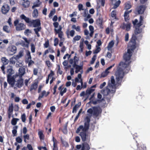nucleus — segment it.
<instances>
[{
  "label": "nucleus",
  "instance_id": "1",
  "mask_svg": "<svg viewBox=\"0 0 150 150\" xmlns=\"http://www.w3.org/2000/svg\"><path fill=\"white\" fill-rule=\"evenodd\" d=\"M136 38L135 35H133L132 38L128 45L129 47L127 52L125 54L123 57L125 61V63L120 62L118 69L115 73L116 81L113 76L111 77V80L109 81L106 88L101 91L102 93L104 96L112 97L115 91V89L120 84L122 80L124 73H127L130 69L129 64L130 59L133 51L136 47L135 40Z\"/></svg>",
  "mask_w": 150,
  "mask_h": 150
},
{
  "label": "nucleus",
  "instance_id": "2",
  "mask_svg": "<svg viewBox=\"0 0 150 150\" xmlns=\"http://www.w3.org/2000/svg\"><path fill=\"white\" fill-rule=\"evenodd\" d=\"M90 119L88 117H87L85 119V123L84 126L80 125L77 129L76 131L77 133H78L80 131V135L81 136L82 139L83 141H85L87 137L86 132L88 129L89 126V122Z\"/></svg>",
  "mask_w": 150,
  "mask_h": 150
},
{
  "label": "nucleus",
  "instance_id": "3",
  "mask_svg": "<svg viewBox=\"0 0 150 150\" xmlns=\"http://www.w3.org/2000/svg\"><path fill=\"white\" fill-rule=\"evenodd\" d=\"M102 110L99 107H94L88 109L87 112L91 114L94 117H96L101 113Z\"/></svg>",
  "mask_w": 150,
  "mask_h": 150
},
{
  "label": "nucleus",
  "instance_id": "4",
  "mask_svg": "<svg viewBox=\"0 0 150 150\" xmlns=\"http://www.w3.org/2000/svg\"><path fill=\"white\" fill-rule=\"evenodd\" d=\"M16 78L14 83L15 88H20L23 85V79L18 76H17Z\"/></svg>",
  "mask_w": 150,
  "mask_h": 150
},
{
  "label": "nucleus",
  "instance_id": "5",
  "mask_svg": "<svg viewBox=\"0 0 150 150\" xmlns=\"http://www.w3.org/2000/svg\"><path fill=\"white\" fill-rule=\"evenodd\" d=\"M17 75L16 74L13 76L11 77L10 75H7V81L8 83L11 85L12 87L14 86V83Z\"/></svg>",
  "mask_w": 150,
  "mask_h": 150
},
{
  "label": "nucleus",
  "instance_id": "6",
  "mask_svg": "<svg viewBox=\"0 0 150 150\" xmlns=\"http://www.w3.org/2000/svg\"><path fill=\"white\" fill-rule=\"evenodd\" d=\"M7 50L8 52L11 54H13L16 52L17 48L15 46L10 45L8 48Z\"/></svg>",
  "mask_w": 150,
  "mask_h": 150
},
{
  "label": "nucleus",
  "instance_id": "7",
  "mask_svg": "<svg viewBox=\"0 0 150 150\" xmlns=\"http://www.w3.org/2000/svg\"><path fill=\"white\" fill-rule=\"evenodd\" d=\"M143 18L141 16L140 18L139 22L138 23H137L138 22V20L137 19H135L134 21H132L133 25L135 26H140L143 23Z\"/></svg>",
  "mask_w": 150,
  "mask_h": 150
},
{
  "label": "nucleus",
  "instance_id": "8",
  "mask_svg": "<svg viewBox=\"0 0 150 150\" xmlns=\"http://www.w3.org/2000/svg\"><path fill=\"white\" fill-rule=\"evenodd\" d=\"M131 24L130 23H123L120 26V28L123 29H125L127 31L130 30L131 27Z\"/></svg>",
  "mask_w": 150,
  "mask_h": 150
},
{
  "label": "nucleus",
  "instance_id": "9",
  "mask_svg": "<svg viewBox=\"0 0 150 150\" xmlns=\"http://www.w3.org/2000/svg\"><path fill=\"white\" fill-rule=\"evenodd\" d=\"M30 23L32 24L34 27L40 26V21L39 19L32 20Z\"/></svg>",
  "mask_w": 150,
  "mask_h": 150
},
{
  "label": "nucleus",
  "instance_id": "10",
  "mask_svg": "<svg viewBox=\"0 0 150 150\" xmlns=\"http://www.w3.org/2000/svg\"><path fill=\"white\" fill-rule=\"evenodd\" d=\"M145 9L144 6L141 5L138 7L136 9V11L139 14H142L144 12Z\"/></svg>",
  "mask_w": 150,
  "mask_h": 150
},
{
  "label": "nucleus",
  "instance_id": "11",
  "mask_svg": "<svg viewBox=\"0 0 150 150\" xmlns=\"http://www.w3.org/2000/svg\"><path fill=\"white\" fill-rule=\"evenodd\" d=\"M9 10V7L8 4H5L1 8V11L3 14H6L8 12Z\"/></svg>",
  "mask_w": 150,
  "mask_h": 150
},
{
  "label": "nucleus",
  "instance_id": "12",
  "mask_svg": "<svg viewBox=\"0 0 150 150\" xmlns=\"http://www.w3.org/2000/svg\"><path fill=\"white\" fill-rule=\"evenodd\" d=\"M132 10H130L129 11L128 10H126L124 13V17L125 20V21H127L129 19V13L132 12Z\"/></svg>",
  "mask_w": 150,
  "mask_h": 150
},
{
  "label": "nucleus",
  "instance_id": "13",
  "mask_svg": "<svg viewBox=\"0 0 150 150\" xmlns=\"http://www.w3.org/2000/svg\"><path fill=\"white\" fill-rule=\"evenodd\" d=\"M19 74H16V75L22 78V76L23 75L25 72V69L23 67H21L19 69Z\"/></svg>",
  "mask_w": 150,
  "mask_h": 150
},
{
  "label": "nucleus",
  "instance_id": "14",
  "mask_svg": "<svg viewBox=\"0 0 150 150\" xmlns=\"http://www.w3.org/2000/svg\"><path fill=\"white\" fill-rule=\"evenodd\" d=\"M25 25L23 23H18V24L17 25L16 27V28L17 30L20 31L25 29Z\"/></svg>",
  "mask_w": 150,
  "mask_h": 150
},
{
  "label": "nucleus",
  "instance_id": "15",
  "mask_svg": "<svg viewBox=\"0 0 150 150\" xmlns=\"http://www.w3.org/2000/svg\"><path fill=\"white\" fill-rule=\"evenodd\" d=\"M90 148L89 145L87 143L84 142L82 144L81 150H89Z\"/></svg>",
  "mask_w": 150,
  "mask_h": 150
},
{
  "label": "nucleus",
  "instance_id": "16",
  "mask_svg": "<svg viewBox=\"0 0 150 150\" xmlns=\"http://www.w3.org/2000/svg\"><path fill=\"white\" fill-rule=\"evenodd\" d=\"M7 72L8 74V75H10V76L13 74L14 73V71L13 69L12 66H8L7 67Z\"/></svg>",
  "mask_w": 150,
  "mask_h": 150
},
{
  "label": "nucleus",
  "instance_id": "17",
  "mask_svg": "<svg viewBox=\"0 0 150 150\" xmlns=\"http://www.w3.org/2000/svg\"><path fill=\"white\" fill-rule=\"evenodd\" d=\"M38 83L35 82L33 83L30 88V91H31L33 90H36L38 87Z\"/></svg>",
  "mask_w": 150,
  "mask_h": 150
},
{
  "label": "nucleus",
  "instance_id": "18",
  "mask_svg": "<svg viewBox=\"0 0 150 150\" xmlns=\"http://www.w3.org/2000/svg\"><path fill=\"white\" fill-rule=\"evenodd\" d=\"M18 60V59L15 55L10 59L9 60L10 64H15Z\"/></svg>",
  "mask_w": 150,
  "mask_h": 150
},
{
  "label": "nucleus",
  "instance_id": "19",
  "mask_svg": "<svg viewBox=\"0 0 150 150\" xmlns=\"http://www.w3.org/2000/svg\"><path fill=\"white\" fill-rule=\"evenodd\" d=\"M30 2L28 0H23L22 3V5L25 8H27L29 6Z\"/></svg>",
  "mask_w": 150,
  "mask_h": 150
},
{
  "label": "nucleus",
  "instance_id": "20",
  "mask_svg": "<svg viewBox=\"0 0 150 150\" xmlns=\"http://www.w3.org/2000/svg\"><path fill=\"white\" fill-rule=\"evenodd\" d=\"M52 141L53 142V150H58V148L57 147V141L56 139H55L54 137H53Z\"/></svg>",
  "mask_w": 150,
  "mask_h": 150
},
{
  "label": "nucleus",
  "instance_id": "21",
  "mask_svg": "<svg viewBox=\"0 0 150 150\" xmlns=\"http://www.w3.org/2000/svg\"><path fill=\"white\" fill-rule=\"evenodd\" d=\"M20 18L24 20L25 22L27 23H30L31 21L28 18L26 17L23 14L21 15L20 16Z\"/></svg>",
  "mask_w": 150,
  "mask_h": 150
},
{
  "label": "nucleus",
  "instance_id": "22",
  "mask_svg": "<svg viewBox=\"0 0 150 150\" xmlns=\"http://www.w3.org/2000/svg\"><path fill=\"white\" fill-rule=\"evenodd\" d=\"M3 29L4 32L7 33H10L11 32V27L7 25H4L3 27Z\"/></svg>",
  "mask_w": 150,
  "mask_h": 150
},
{
  "label": "nucleus",
  "instance_id": "23",
  "mask_svg": "<svg viewBox=\"0 0 150 150\" xmlns=\"http://www.w3.org/2000/svg\"><path fill=\"white\" fill-rule=\"evenodd\" d=\"M1 60L4 65H7L9 62V60L5 57H2Z\"/></svg>",
  "mask_w": 150,
  "mask_h": 150
},
{
  "label": "nucleus",
  "instance_id": "24",
  "mask_svg": "<svg viewBox=\"0 0 150 150\" xmlns=\"http://www.w3.org/2000/svg\"><path fill=\"white\" fill-rule=\"evenodd\" d=\"M81 105V103L79 102L73 108L72 112H76L77 110L78 109L79 107Z\"/></svg>",
  "mask_w": 150,
  "mask_h": 150
},
{
  "label": "nucleus",
  "instance_id": "25",
  "mask_svg": "<svg viewBox=\"0 0 150 150\" xmlns=\"http://www.w3.org/2000/svg\"><path fill=\"white\" fill-rule=\"evenodd\" d=\"M71 28L72 29L75 30L77 32H81V27L79 26H76L75 25H74L72 26Z\"/></svg>",
  "mask_w": 150,
  "mask_h": 150
},
{
  "label": "nucleus",
  "instance_id": "26",
  "mask_svg": "<svg viewBox=\"0 0 150 150\" xmlns=\"http://www.w3.org/2000/svg\"><path fill=\"white\" fill-rule=\"evenodd\" d=\"M79 47L80 48L79 51L81 52H82L83 48V39H81V41L80 42Z\"/></svg>",
  "mask_w": 150,
  "mask_h": 150
},
{
  "label": "nucleus",
  "instance_id": "27",
  "mask_svg": "<svg viewBox=\"0 0 150 150\" xmlns=\"http://www.w3.org/2000/svg\"><path fill=\"white\" fill-rule=\"evenodd\" d=\"M139 27L136 26L135 29L134 31V33L135 35L140 33L142 31V29L139 28Z\"/></svg>",
  "mask_w": 150,
  "mask_h": 150
},
{
  "label": "nucleus",
  "instance_id": "28",
  "mask_svg": "<svg viewBox=\"0 0 150 150\" xmlns=\"http://www.w3.org/2000/svg\"><path fill=\"white\" fill-rule=\"evenodd\" d=\"M125 9H126V10L130 9L132 7V6L130 2H127L125 3Z\"/></svg>",
  "mask_w": 150,
  "mask_h": 150
},
{
  "label": "nucleus",
  "instance_id": "29",
  "mask_svg": "<svg viewBox=\"0 0 150 150\" xmlns=\"http://www.w3.org/2000/svg\"><path fill=\"white\" fill-rule=\"evenodd\" d=\"M32 16L34 18H36L38 16V11L36 9H34L33 11Z\"/></svg>",
  "mask_w": 150,
  "mask_h": 150
},
{
  "label": "nucleus",
  "instance_id": "30",
  "mask_svg": "<svg viewBox=\"0 0 150 150\" xmlns=\"http://www.w3.org/2000/svg\"><path fill=\"white\" fill-rule=\"evenodd\" d=\"M37 27H38L37 28L34 29V30L36 34L37 35V36L38 37H39L40 36V35L38 32L40 31L41 28V27L40 26H38Z\"/></svg>",
  "mask_w": 150,
  "mask_h": 150
},
{
  "label": "nucleus",
  "instance_id": "31",
  "mask_svg": "<svg viewBox=\"0 0 150 150\" xmlns=\"http://www.w3.org/2000/svg\"><path fill=\"white\" fill-rule=\"evenodd\" d=\"M114 44V42L113 41H111L109 43L107 47L108 50L109 51L111 50V49L113 47Z\"/></svg>",
  "mask_w": 150,
  "mask_h": 150
},
{
  "label": "nucleus",
  "instance_id": "32",
  "mask_svg": "<svg viewBox=\"0 0 150 150\" xmlns=\"http://www.w3.org/2000/svg\"><path fill=\"white\" fill-rule=\"evenodd\" d=\"M13 105L12 104L9 106L8 108V114L9 115H11L13 111Z\"/></svg>",
  "mask_w": 150,
  "mask_h": 150
},
{
  "label": "nucleus",
  "instance_id": "33",
  "mask_svg": "<svg viewBox=\"0 0 150 150\" xmlns=\"http://www.w3.org/2000/svg\"><path fill=\"white\" fill-rule=\"evenodd\" d=\"M19 120V119L16 118H13L11 120V123L13 125H15L18 121Z\"/></svg>",
  "mask_w": 150,
  "mask_h": 150
},
{
  "label": "nucleus",
  "instance_id": "34",
  "mask_svg": "<svg viewBox=\"0 0 150 150\" xmlns=\"http://www.w3.org/2000/svg\"><path fill=\"white\" fill-rule=\"evenodd\" d=\"M78 61V59L77 57L76 56H74V64L73 65V67H75L77 65L76 64L77 63Z\"/></svg>",
  "mask_w": 150,
  "mask_h": 150
},
{
  "label": "nucleus",
  "instance_id": "35",
  "mask_svg": "<svg viewBox=\"0 0 150 150\" xmlns=\"http://www.w3.org/2000/svg\"><path fill=\"white\" fill-rule=\"evenodd\" d=\"M81 38V36L80 35H76L73 38V42H75L76 41L79 40Z\"/></svg>",
  "mask_w": 150,
  "mask_h": 150
},
{
  "label": "nucleus",
  "instance_id": "36",
  "mask_svg": "<svg viewBox=\"0 0 150 150\" xmlns=\"http://www.w3.org/2000/svg\"><path fill=\"white\" fill-rule=\"evenodd\" d=\"M94 91V89L92 88H91L86 90V93L87 94L89 95L92 93Z\"/></svg>",
  "mask_w": 150,
  "mask_h": 150
},
{
  "label": "nucleus",
  "instance_id": "37",
  "mask_svg": "<svg viewBox=\"0 0 150 150\" xmlns=\"http://www.w3.org/2000/svg\"><path fill=\"white\" fill-rule=\"evenodd\" d=\"M54 75V73L52 71H51L50 73L49 74L48 76V78L46 80V83H48L49 82V79L51 78V77Z\"/></svg>",
  "mask_w": 150,
  "mask_h": 150
},
{
  "label": "nucleus",
  "instance_id": "38",
  "mask_svg": "<svg viewBox=\"0 0 150 150\" xmlns=\"http://www.w3.org/2000/svg\"><path fill=\"white\" fill-rule=\"evenodd\" d=\"M17 128L18 126H15L13 127V129L12 131V132L14 136H15L17 133Z\"/></svg>",
  "mask_w": 150,
  "mask_h": 150
},
{
  "label": "nucleus",
  "instance_id": "39",
  "mask_svg": "<svg viewBox=\"0 0 150 150\" xmlns=\"http://www.w3.org/2000/svg\"><path fill=\"white\" fill-rule=\"evenodd\" d=\"M46 91L45 90L42 91L41 93V94L39 95L38 98L39 99L42 98L43 96H46Z\"/></svg>",
  "mask_w": 150,
  "mask_h": 150
},
{
  "label": "nucleus",
  "instance_id": "40",
  "mask_svg": "<svg viewBox=\"0 0 150 150\" xmlns=\"http://www.w3.org/2000/svg\"><path fill=\"white\" fill-rule=\"evenodd\" d=\"M109 73V71L105 70V71L102 73L101 75V77H105Z\"/></svg>",
  "mask_w": 150,
  "mask_h": 150
},
{
  "label": "nucleus",
  "instance_id": "41",
  "mask_svg": "<svg viewBox=\"0 0 150 150\" xmlns=\"http://www.w3.org/2000/svg\"><path fill=\"white\" fill-rule=\"evenodd\" d=\"M121 1L120 0H118L117 1L116 3L114 4L113 8L114 9H115L117 8L120 5Z\"/></svg>",
  "mask_w": 150,
  "mask_h": 150
},
{
  "label": "nucleus",
  "instance_id": "42",
  "mask_svg": "<svg viewBox=\"0 0 150 150\" xmlns=\"http://www.w3.org/2000/svg\"><path fill=\"white\" fill-rule=\"evenodd\" d=\"M23 55V52L20 51L19 52V53L17 55L15 56L17 58L19 59Z\"/></svg>",
  "mask_w": 150,
  "mask_h": 150
},
{
  "label": "nucleus",
  "instance_id": "43",
  "mask_svg": "<svg viewBox=\"0 0 150 150\" xmlns=\"http://www.w3.org/2000/svg\"><path fill=\"white\" fill-rule=\"evenodd\" d=\"M75 68L76 69L75 72L76 73H77L81 69V67L78 65H76Z\"/></svg>",
  "mask_w": 150,
  "mask_h": 150
},
{
  "label": "nucleus",
  "instance_id": "44",
  "mask_svg": "<svg viewBox=\"0 0 150 150\" xmlns=\"http://www.w3.org/2000/svg\"><path fill=\"white\" fill-rule=\"evenodd\" d=\"M31 50L32 53H34L35 51V46L34 44L31 43Z\"/></svg>",
  "mask_w": 150,
  "mask_h": 150
},
{
  "label": "nucleus",
  "instance_id": "45",
  "mask_svg": "<svg viewBox=\"0 0 150 150\" xmlns=\"http://www.w3.org/2000/svg\"><path fill=\"white\" fill-rule=\"evenodd\" d=\"M16 141L18 143H21L22 142V138L20 137H18L16 138Z\"/></svg>",
  "mask_w": 150,
  "mask_h": 150
},
{
  "label": "nucleus",
  "instance_id": "46",
  "mask_svg": "<svg viewBox=\"0 0 150 150\" xmlns=\"http://www.w3.org/2000/svg\"><path fill=\"white\" fill-rule=\"evenodd\" d=\"M62 27L61 25H60L59 27V28L58 29H55V30L57 33H58L62 32L61 31Z\"/></svg>",
  "mask_w": 150,
  "mask_h": 150
},
{
  "label": "nucleus",
  "instance_id": "47",
  "mask_svg": "<svg viewBox=\"0 0 150 150\" xmlns=\"http://www.w3.org/2000/svg\"><path fill=\"white\" fill-rule=\"evenodd\" d=\"M21 118L22 122H25L26 120V115L25 114H23L21 115Z\"/></svg>",
  "mask_w": 150,
  "mask_h": 150
},
{
  "label": "nucleus",
  "instance_id": "48",
  "mask_svg": "<svg viewBox=\"0 0 150 150\" xmlns=\"http://www.w3.org/2000/svg\"><path fill=\"white\" fill-rule=\"evenodd\" d=\"M38 1V2H39V0ZM40 3L39 2H38V3H36V4L35 3L34 4V5L32 6V8L33 9H34V8L35 7H39V6H40Z\"/></svg>",
  "mask_w": 150,
  "mask_h": 150
},
{
  "label": "nucleus",
  "instance_id": "49",
  "mask_svg": "<svg viewBox=\"0 0 150 150\" xmlns=\"http://www.w3.org/2000/svg\"><path fill=\"white\" fill-rule=\"evenodd\" d=\"M67 91V88H65L61 90L60 92V94L61 96H62L64 93H66Z\"/></svg>",
  "mask_w": 150,
  "mask_h": 150
},
{
  "label": "nucleus",
  "instance_id": "50",
  "mask_svg": "<svg viewBox=\"0 0 150 150\" xmlns=\"http://www.w3.org/2000/svg\"><path fill=\"white\" fill-rule=\"evenodd\" d=\"M78 77L79 79H80V82L81 83V86H82L83 85V82L82 81V79L81 78V74H78Z\"/></svg>",
  "mask_w": 150,
  "mask_h": 150
},
{
  "label": "nucleus",
  "instance_id": "51",
  "mask_svg": "<svg viewBox=\"0 0 150 150\" xmlns=\"http://www.w3.org/2000/svg\"><path fill=\"white\" fill-rule=\"evenodd\" d=\"M58 37L61 39L62 40H64V38L63 37V33L62 32H60L58 33Z\"/></svg>",
  "mask_w": 150,
  "mask_h": 150
},
{
  "label": "nucleus",
  "instance_id": "52",
  "mask_svg": "<svg viewBox=\"0 0 150 150\" xmlns=\"http://www.w3.org/2000/svg\"><path fill=\"white\" fill-rule=\"evenodd\" d=\"M38 135H39L40 138V139H42L43 138L44 135L42 132H39Z\"/></svg>",
  "mask_w": 150,
  "mask_h": 150
},
{
  "label": "nucleus",
  "instance_id": "53",
  "mask_svg": "<svg viewBox=\"0 0 150 150\" xmlns=\"http://www.w3.org/2000/svg\"><path fill=\"white\" fill-rule=\"evenodd\" d=\"M97 23L99 25H101L102 23V21L100 18H99L97 20Z\"/></svg>",
  "mask_w": 150,
  "mask_h": 150
},
{
  "label": "nucleus",
  "instance_id": "54",
  "mask_svg": "<svg viewBox=\"0 0 150 150\" xmlns=\"http://www.w3.org/2000/svg\"><path fill=\"white\" fill-rule=\"evenodd\" d=\"M116 11H112L111 13V16L112 18H114L116 19Z\"/></svg>",
  "mask_w": 150,
  "mask_h": 150
},
{
  "label": "nucleus",
  "instance_id": "55",
  "mask_svg": "<svg viewBox=\"0 0 150 150\" xmlns=\"http://www.w3.org/2000/svg\"><path fill=\"white\" fill-rule=\"evenodd\" d=\"M23 64L22 63H20L18 62H17L16 64V67H21L23 66Z\"/></svg>",
  "mask_w": 150,
  "mask_h": 150
},
{
  "label": "nucleus",
  "instance_id": "56",
  "mask_svg": "<svg viewBox=\"0 0 150 150\" xmlns=\"http://www.w3.org/2000/svg\"><path fill=\"white\" fill-rule=\"evenodd\" d=\"M28 63V66H30L32 65L34 63V62L33 61L31 60H29L28 61H27Z\"/></svg>",
  "mask_w": 150,
  "mask_h": 150
},
{
  "label": "nucleus",
  "instance_id": "57",
  "mask_svg": "<svg viewBox=\"0 0 150 150\" xmlns=\"http://www.w3.org/2000/svg\"><path fill=\"white\" fill-rule=\"evenodd\" d=\"M59 42V40L58 38H55L54 40V45L55 46H56L58 44Z\"/></svg>",
  "mask_w": 150,
  "mask_h": 150
},
{
  "label": "nucleus",
  "instance_id": "58",
  "mask_svg": "<svg viewBox=\"0 0 150 150\" xmlns=\"http://www.w3.org/2000/svg\"><path fill=\"white\" fill-rule=\"evenodd\" d=\"M55 13V11L52 10L51 11L49 15V17L50 18H51L53 15Z\"/></svg>",
  "mask_w": 150,
  "mask_h": 150
},
{
  "label": "nucleus",
  "instance_id": "59",
  "mask_svg": "<svg viewBox=\"0 0 150 150\" xmlns=\"http://www.w3.org/2000/svg\"><path fill=\"white\" fill-rule=\"evenodd\" d=\"M46 64L47 65V66L48 67H50L52 66V63H51L50 62L49 60H47V61H46Z\"/></svg>",
  "mask_w": 150,
  "mask_h": 150
},
{
  "label": "nucleus",
  "instance_id": "60",
  "mask_svg": "<svg viewBox=\"0 0 150 150\" xmlns=\"http://www.w3.org/2000/svg\"><path fill=\"white\" fill-rule=\"evenodd\" d=\"M96 55H95L93 56V57L92 58V60L91 62V64H93L94 63L96 60Z\"/></svg>",
  "mask_w": 150,
  "mask_h": 150
},
{
  "label": "nucleus",
  "instance_id": "61",
  "mask_svg": "<svg viewBox=\"0 0 150 150\" xmlns=\"http://www.w3.org/2000/svg\"><path fill=\"white\" fill-rule=\"evenodd\" d=\"M78 8L79 11H81V10H83V5L81 4H79L78 6Z\"/></svg>",
  "mask_w": 150,
  "mask_h": 150
},
{
  "label": "nucleus",
  "instance_id": "62",
  "mask_svg": "<svg viewBox=\"0 0 150 150\" xmlns=\"http://www.w3.org/2000/svg\"><path fill=\"white\" fill-rule=\"evenodd\" d=\"M6 45L4 44H1L0 45V50L1 51H2L3 50H4L5 48L6 47Z\"/></svg>",
  "mask_w": 150,
  "mask_h": 150
},
{
  "label": "nucleus",
  "instance_id": "63",
  "mask_svg": "<svg viewBox=\"0 0 150 150\" xmlns=\"http://www.w3.org/2000/svg\"><path fill=\"white\" fill-rule=\"evenodd\" d=\"M100 50V47H98L94 52L93 53L94 54H97L98 53Z\"/></svg>",
  "mask_w": 150,
  "mask_h": 150
},
{
  "label": "nucleus",
  "instance_id": "64",
  "mask_svg": "<svg viewBox=\"0 0 150 150\" xmlns=\"http://www.w3.org/2000/svg\"><path fill=\"white\" fill-rule=\"evenodd\" d=\"M27 148L29 150H33V148L32 146L30 144H28L27 145Z\"/></svg>",
  "mask_w": 150,
  "mask_h": 150
}]
</instances>
